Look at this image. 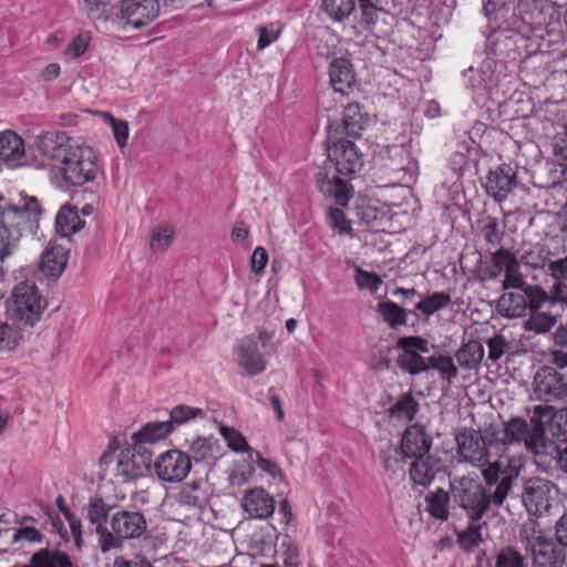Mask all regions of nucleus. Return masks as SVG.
<instances>
[{
	"instance_id": "obj_1",
	"label": "nucleus",
	"mask_w": 567,
	"mask_h": 567,
	"mask_svg": "<svg viewBox=\"0 0 567 567\" xmlns=\"http://www.w3.org/2000/svg\"><path fill=\"white\" fill-rule=\"evenodd\" d=\"M513 460L497 458L482 471L484 484L462 476L451 482L453 502L472 522H480L494 507H502L519 476Z\"/></svg>"
},
{
	"instance_id": "obj_2",
	"label": "nucleus",
	"mask_w": 567,
	"mask_h": 567,
	"mask_svg": "<svg viewBox=\"0 0 567 567\" xmlns=\"http://www.w3.org/2000/svg\"><path fill=\"white\" fill-rule=\"evenodd\" d=\"M38 150L56 171L62 188L82 186L96 176L93 150L75 144L65 133L48 132L41 135Z\"/></svg>"
},
{
	"instance_id": "obj_3",
	"label": "nucleus",
	"mask_w": 567,
	"mask_h": 567,
	"mask_svg": "<svg viewBox=\"0 0 567 567\" xmlns=\"http://www.w3.org/2000/svg\"><path fill=\"white\" fill-rule=\"evenodd\" d=\"M362 156L355 144L340 138L328 150V159L319 168L317 184L327 198H332L339 206H347L354 195L351 177L362 167Z\"/></svg>"
},
{
	"instance_id": "obj_4",
	"label": "nucleus",
	"mask_w": 567,
	"mask_h": 567,
	"mask_svg": "<svg viewBox=\"0 0 567 567\" xmlns=\"http://www.w3.org/2000/svg\"><path fill=\"white\" fill-rule=\"evenodd\" d=\"M41 207L35 197L23 198L10 204L0 194V264L16 254L22 238V230L31 219H38Z\"/></svg>"
},
{
	"instance_id": "obj_5",
	"label": "nucleus",
	"mask_w": 567,
	"mask_h": 567,
	"mask_svg": "<svg viewBox=\"0 0 567 567\" xmlns=\"http://www.w3.org/2000/svg\"><path fill=\"white\" fill-rule=\"evenodd\" d=\"M495 440V452L499 455L498 458L506 460L503 454L507 446L513 444H520L524 442L526 450L535 456H543V454H553L555 443L547 440L545 436V427L543 422L534 421L530 423L522 416H512L503 423V436H498L497 432H492ZM512 460V457H508ZM513 461H515L513 458ZM516 464V462H514Z\"/></svg>"
},
{
	"instance_id": "obj_6",
	"label": "nucleus",
	"mask_w": 567,
	"mask_h": 567,
	"mask_svg": "<svg viewBox=\"0 0 567 567\" xmlns=\"http://www.w3.org/2000/svg\"><path fill=\"white\" fill-rule=\"evenodd\" d=\"M386 0H322L327 16L336 22H343L354 14L353 28L358 32H372L379 20L386 13Z\"/></svg>"
},
{
	"instance_id": "obj_7",
	"label": "nucleus",
	"mask_w": 567,
	"mask_h": 567,
	"mask_svg": "<svg viewBox=\"0 0 567 567\" xmlns=\"http://www.w3.org/2000/svg\"><path fill=\"white\" fill-rule=\"evenodd\" d=\"M518 539L529 555L533 567H563L566 560L565 549L556 539L546 536L536 520L528 519L522 524Z\"/></svg>"
},
{
	"instance_id": "obj_8",
	"label": "nucleus",
	"mask_w": 567,
	"mask_h": 567,
	"mask_svg": "<svg viewBox=\"0 0 567 567\" xmlns=\"http://www.w3.org/2000/svg\"><path fill=\"white\" fill-rule=\"evenodd\" d=\"M47 300L31 281H21L12 290L8 308L10 317L20 326L33 327L43 317Z\"/></svg>"
},
{
	"instance_id": "obj_9",
	"label": "nucleus",
	"mask_w": 567,
	"mask_h": 567,
	"mask_svg": "<svg viewBox=\"0 0 567 567\" xmlns=\"http://www.w3.org/2000/svg\"><path fill=\"white\" fill-rule=\"evenodd\" d=\"M504 291L497 300L496 309L502 317L511 319L525 317L532 309L553 302L549 295L537 285Z\"/></svg>"
},
{
	"instance_id": "obj_10",
	"label": "nucleus",
	"mask_w": 567,
	"mask_h": 567,
	"mask_svg": "<svg viewBox=\"0 0 567 567\" xmlns=\"http://www.w3.org/2000/svg\"><path fill=\"white\" fill-rule=\"evenodd\" d=\"M110 527L101 547L103 554L122 548L124 540L143 536L147 522L141 512L120 509L112 514Z\"/></svg>"
},
{
	"instance_id": "obj_11",
	"label": "nucleus",
	"mask_w": 567,
	"mask_h": 567,
	"mask_svg": "<svg viewBox=\"0 0 567 567\" xmlns=\"http://www.w3.org/2000/svg\"><path fill=\"white\" fill-rule=\"evenodd\" d=\"M456 443L457 452L464 461L480 467L482 471L488 464H493L489 461L491 451L495 450V440L492 432H487L486 436H483L481 431L462 429L456 435Z\"/></svg>"
},
{
	"instance_id": "obj_12",
	"label": "nucleus",
	"mask_w": 567,
	"mask_h": 567,
	"mask_svg": "<svg viewBox=\"0 0 567 567\" xmlns=\"http://www.w3.org/2000/svg\"><path fill=\"white\" fill-rule=\"evenodd\" d=\"M533 393L536 400L558 403L567 399V375L557 368L544 365L533 378Z\"/></svg>"
},
{
	"instance_id": "obj_13",
	"label": "nucleus",
	"mask_w": 567,
	"mask_h": 567,
	"mask_svg": "<svg viewBox=\"0 0 567 567\" xmlns=\"http://www.w3.org/2000/svg\"><path fill=\"white\" fill-rule=\"evenodd\" d=\"M555 494L556 486L553 482L540 477H530L523 484L520 498L529 515L543 516L551 507Z\"/></svg>"
},
{
	"instance_id": "obj_14",
	"label": "nucleus",
	"mask_w": 567,
	"mask_h": 567,
	"mask_svg": "<svg viewBox=\"0 0 567 567\" xmlns=\"http://www.w3.org/2000/svg\"><path fill=\"white\" fill-rule=\"evenodd\" d=\"M396 347L402 351L398 357V364L403 371L411 375L429 371L430 357H423L430 351L426 339L419 336L402 337Z\"/></svg>"
},
{
	"instance_id": "obj_15",
	"label": "nucleus",
	"mask_w": 567,
	"mask_h": 567,
	"mask_svg": "<svg viewBox=\"0 0 567 567\" xmlns=\"http://www.w3.org/2000/svg\"><path fill=\"white\" fill-rule=\"evenodd\" d=\"M159 16L158 0H121L117 13L123 27L140 30L150 25Z\"/></svg>"
},
{
	"instance_id": "obj_16",
	"label": "nucleus",
	"mask_w": 567,
	"mask_h": 567,
	"mask_svg": "<svg viewBox=\"0 0 567 567\" xmlns=\"http://www.w3.org/2000/svg\"><path fill=\"white\" fill-rule=\"evenodd\" d=\"M192 468L190 456L179 450L162 453L154 463L157 477L163 482H182Z\"/></svg>"
},
{
	"instance_id": "obj_17",
	"label": "nucleus",
	"mask_w": 567,
	"mask_h": 567,
	"mask_svg": "<svg viewBox=\"0 0 567 567\" xmlns=\"http://www.w3.org/2000/svg\"><path fill=\"white\" fill-rule=\"evenodd\" d=\"M516 185L517 173L507 163H502L495 168L489 169L483 183L487 195L497 203L504 202Z\"/></svg>"
},
{
	"instance_id": "obj_18",
	"label": "nucleus",
	"mask_w": 567,
	"mask_h": 567,
	"mask_svg": "<svg viewBox=\"0 0 567 567\" xmlns=\"http://www.w3.org/2000/svg\"><path fill=\"white\" fill-rule=\"evenodd\" d=\"M237 364L249 377H255L266 370V360L259 352L255 336L243 338L235 347Z\"/></svg>"
},
{
	"instance_id": "obj_19",
	"label": "nucleus",
	"mask_w": 567,
	"mask_h": 567,
	"mask_svg": "<svg viewBox=\"0 0 567 567\" xmlns=\"http://www.w3.org/2000/svg\"><path fill=\"white\" fill-rule=\"evenodd\" d=\"M432 436L425 427L419 423L410 425L403 432L400 447L408 458H420L429 456L432 447Z\"/></svg>"
},
{
	"instance_id": "obj_20",
	"label": "nucleus",
	"mask_w": 567,
	"mask_h": 567,
	"mask_svg": "<svg viewBox=\"0 0 567 567\" xmlns=\"http://www.w3.org/2000/svg\"><path fill=\"white\" fill-rule=\"evenodd\" d=\"M241 505L251 518L265 519L271 516L275 511L274 497L261 487L247 491Z\"/></svg>"
},
{
	"instance_id": "obj_21",
	"label": "nucleus",
	"mask_w": 567,
	"mask_h": 567,
	"mask_svg": "<svg viewBox=\"0 0 567 567\" xmlns=\"http://www.w3.org/2000/svg\"><path fill=\"white\" fill-rule=\"evenodd\" d=\"M151 466L150 456L135 455L130 449L122 451L116 463L115 476L122 482L136 480L145 474Z\"/></svg>"
},
{
	"instance_id": "obj_22",
	"label": "nucleus",
	"mask_w": 567,
	"mask_h": 567,
	"mask_svg": "<svg viewBox=\"0 0 567 567\" xmlns=\"http://www.w3.org/2000/svg\"><path fill=\"white\" fill-rule=\"evenodd\" d=\"M330 83L336 92L348 94L357 83L351 61L346 56L334 58L329 65Z\"/></svg>"
},
{
	"instance_id": "obj_23",
	"label": "nucleus",
	"mask_w": 567,
	"mask_h": 567,
	"mask_svg": "<svg viewBox=\"0 0 567 567\" xmlns=\"http://www.w3.org/2000/svg\"><path fill=\"white\" fill-rule=\"evenodd\" d=\"M111 509L112 506L106 504L100 496L90 497L86 505V518L93 526V532L97 535L100 548L102 547L105 536H107L109 527L106 526V520Z\"/></svg>"
},
{
	"instance_id": "obj_24",
	"label": "nucleus",
	"mask_w": 567,
	"mask_h": 567,
	"mask_svg": "<svg viewBox=\"0 0 567 567\" xmlns=\"http://www.w3.org/2000/svg\"><path fill=\"white\" fill-rule=\"evenodd\" d=\"M69 259V250L59 244H50L42 252L40 260L41 271L53 278H59L64 271Z\"/></svg>"
},
{
	"instance_id": "obj_25",
	"label": "nucleus",
	"mask_w": 567,
	"mask_h": 567,
	"mask_svg": "<svg viewBox=\"0 0 567 567\" xmlns=\"http://www.w3.org/2000/svg\"><path fill=\"white\" fill-rule=\"evenodd\" d=\"M437 471V460L429 455L413 460L409 474L414 484L427 487L434 481Z\"/></svg>"
},
{
	"instance_id": "obj_26",
	"label": "nucleus",
	"mask_w": 567,
	"mask_h": 567,
	"mask_svg": "<svg viewBox=\"0 0 567 567\" xmlns=\"http://www.w3.org/2000/svg\"><path fill=\"white\" fill-rule=\"evenodd\" d=\"M24 155L23 140L13 131L0 133V159L17 165Z\"/></svg>"
},
{
	"instance_id": "obj_27",
	"label": "nucleus",
	"mask_w": 567,
	"mask_h": 567,
	"mask_svg": "<svg viewBox=\"0 0 567 567\" xmlns=\"http://www.w3.org/2000/svg\"><path fill=\"white\" fill-rule=\"evenodd\" d=\"M84 225L85 221L79 216L75 206H62L55 217L56 233L62 237H69L72 234L80 231Z\"/></svg>"
},
{
	"instance_id": "obj_28",
	"label": "nucleus",
	"mask_w": 567,
	"mask_h": 567,
	"mask_svg": "<svg viewBox=\"0 0 567 567\" xmlns=\"http://www.w3.org/2000/svg\"><path fill=\"white\" fill-rule=\"evenodd\" d=\"M172 432L173 426L169 422H148L140 431L133 433L131 440L135 445L153 444L165 439Z\"/></svg>"
},
{
	"instance_id": "obj_29",
	"label": "nucleus",
	"mask_w": 567,
	"mask_h": 567,
	"mask_svg": "<svg viewBox=\"0 0 567 567\" xmlns=\"http://www.w3.org/2000/svg\"><path fill=\"white\" fill-rule=\"evenodd\" d=\"M419 410L420 403L410 391L398 398L395 403L389 409V414L395 420L411 422L414 420Z\"/></svg>"
},
{
	"instance_id": "obj_30",
	"label": "nucleus",
	"mask_w": 567,
	"mask_h": 567,
	"mask_svg": "<svg viewBox=\"0 0 567 567\" xmlns=\"http://www.w3.org/2000/svg\"><path fill=\"white\" fill-rule=\"evenodd\" d=\"M369 116L361 112L358 103H350L343 111L342 124L348 136L357 137L360 132L368 125Z\"/></svg>"
},
{
	"instance_id": "obj_31",
	"label": "nucleus",
	"mask_w": 567,
	"mask_h": 567,
	"mask_svg": "<svg viewBox=\"0 0 567 567\" xmlns=\"http://www.w3.org/2000/svg\"><path fill=\"white\" fill-rule=\"evenodd\" d=\"M452 495L443 488H436L430 492L424 501L426 504V511L429 514L439 520H447L450 516L449 503Z\"/></svg>"
},
{
	"instance_id": "obj_32",
	"label": "nucleus",
	"mask_w": 567,
	"mask_h": 567,
	"mask_svg": "<svg viewBox=\"0 0 567 567\" xmlns=\"http://www.w3.org/2000/svg\"><path fill=\"white\" fill-rule=\"evenodd\" d=\"M484 347L478 340H470L463 344L456 352L455 357L463 369H476L484 358Z\"/></svg>"
},
{
	"instance_id": "obj_33",
	"label": "nucleus",
	"mask_w": 567,
	"mask_h": 567,
	"mask_svg": "<svg viewBox=\"0 0 567 567\" xmlns=\"http://www.w3.org/2000/svg\"><path fill=\"white\" fill-rule=\"evenodd\" d=\"M513 258L514 254L512 251L499 248L492 254L489 264L482 269L480 280L485 281L498 278L503 271L505 272Z\"/></svg>"
},
{
	"instance_id": "obj_34",
	"label": "nucleus",
	"mask_w": 567,
	"mask_h": 567,
	"mask_svg": "<svg viewBox=\"0 0 567 567\" xmlns=\"http://www.w3.org/2000/svg\"><path fill=\"white\" fill-rule=\"evenodd\" d=\"M32 563L37 567H78L71 557L61 550H50L42 548L32 555Z\"/></svg>"
},
{
	"instance_id": "obj_35",
	"label": "nucleus",
	"mask_w": 567,
	"mask_h": 567,
	"mask_svg": "<svg viewBox=\"0 0 567 567\" xmlns=\"http://www.w3.org/2000/svg\"><path fill=\"white\" fill-rule=\"evenodd\" d=\"M219 446L216 441L208 437H197L189 446L190 460L195 462H212L217 457Z\"/></svg>"
},
{
	"instance_id": "obj_36",
	"label": "nucleus",
	"mask_w": 567,
	"mask_h": 567,
	"mask_svg": "<svg viewBox=\"0 0 567 567\" xmlns=\"http://www.w3.org/2000/svg\"><path fill=\"white\" fill-rule=\"evenodd\" d=\"M378 311L382 315L383 320L392 329H396L406 324L408 313L412 312L411 310L401 308L395 302L389 300L379 302Z\"/></svg>"
},
{
	"instance_id": "obj_37",
	"label": "nucleus",
	"mask_w": 567,
	"mask_h": 567,
	"mask_svg": "<svg viewBox=\"0 0 567 567\" xmlns=\"http://www.w3.org/2000/svg\"><path fill=\"white\" fill-rule=\"evenodd\" d=\"M450 302V293L445 291H436L424 296L417 303H415V310L429 317L447 307Z\"/></svg>"
},
{
	"instance_id": "obj_38",
	"label": "nucleus",
	"mask_w": 567,
	"mask_h": 567,
	"mask_svg": "<svg viewBox=\"0 0 567 567\" xmlns=\"http://www.w3.org/2000/svg\"><path fill=\"white\" fill-rule=\"evenodd\" d=\"M555 324L556 316L540 311V308H536L529 311V318L524 322V328L527 331L545 333L548 332Z\"/></svg>"
},
{
	"instance_id": "obj_39",
	"label": "nucleus",
	"mask_w": 567,
	"mask_h": 567,
	"mask_svg": "<svg viewBox=\"0 0 567 567\" xmlns=\"http://www.w3.org/2000/svg\"><path fill=\"white\" fill-rule=\"evenodd\" d=\"M380 458L383 463L384 470L393 474L403 472V465L408 460L401 447H395L393 445H390L386 450H382Z\"/></svg>"
},
{
	"instance_id": "obj_40",
	"label": "nucleus",
	"mask_w": 567,
	"mask_h": 567,
	"mask_svg": "<svg viewBox=\"0 0 567 567\" xmlns=\"http://www.w3.org/2000/svg\"><path fill=\"white\" fill-rule=\"evenodd\" d=\"M430 369L436 370L440 378L449 382L455 379L458 372L453 359L442 354L430 357L429 370Z\"/></svg>"
},
{
	"instance_id": "obj_41",
	"label": "nucleus",
	"mask_w": 567,
	"mask_h": 567,
	"mask_svg": "<svg viewBox=\"0 0 567 567\" xmlns=\"http://www.w3.org/2000/svg\"><path fill=\"white\" fill-rule=\"evenodd\" d=\"M482 526L478 522H472L468 526L457 533V544L466 551L477 547L482 543Z\"/></svg>"
},
{
	"instance_id": "obj_42",
	"label": "nucleus",
	"mask_w": 567,
	"mask_h": 567,
	"mask_svg": "<svg viewBox=\"0 0 567 567\" xmlns=\"http://www.w3.org/2000/svg\"><path fill=\"white\" fill-rule=\"evenodd\" d=\"M495 567H526V557L513 546H505L496 555Z\"/></svg>"
},
{
	"instance_id": "obj_43",
	"label": "nucleus",
	"mask_w": 567,
	"mask_h": 567,
	"mask_svg": "<svg viewBox=\"0 0 567 567\" xmlns=\"http://www.w3.org/2000/svg\"><path fill=\"white\" fill-rule=\"evenodd\" d=\"M519 260L530 268H545L550 261L548 251L540 245H535L524 250Z\"/></svg>"
},
{
	"instance_id": "obj_44",
	"label": "nucleus",
	"mask_w": 567,
	"mask_h": 567,
	"mask_svg": "<svg viewBox=\"0 0 567 567\" xmlns=\"http://www.w3.org/2000/svg\"><path fill=\"white\" fill-rule=\"evenodd\" d=\"M220 434L234 452H247L252 458L254 450L247 444L245 436L237 430L228 426H220Z\"/></svg>"
},
{
	"instance_id": "obj_45",
	"label": "nucleus",
	"mask_w": 567,
	"mask_h": 567,
	"mask_svg": "<svg viewBox=\"0 0 567 567\" xmlns=\"http://www.w3.org/2000/svg\"><path fill=\"white\" fill-rule=\"evenodd\" d=\"M524 286H530L527 284L519 271V260L514 254V258L509 261L508 267L505 270V277L502 282L503 290H511L513 288H522Z\"/></svg>"
},
{
	"instance_id": "obj_46",
	"label": "nucleus",
	"mask_w": 567,
	"mask_h": 567,
	"mask_svg": "<svg viewBox=\"0 0 567 567\" xmlns=\"http://www.w3.org/2000/svg\"><path fill=\"white\" fill-rule=\"evenodd\" d=\"M178 503L186 507L199 508L205 504L204 493L193 483L185 485L178 493Z\"/></svg>"
},
{
	"instance_id": "obj_47",
	"label": "nucleus",
	"mask_w": 567,
	"mask_h": 567,
	"mask_svg": "<svg viewBox=\"0 0 567 567\" xmlns=\"http://www.w3.org/2000/svg\"><path fill=\"white\" fill-rule=\"evenodd\" d=\"M22 338L20 327L14 324L0 323V351H10L14 349Z\"/></svg>"
},
{
	"instance_id": "obj_48",
	"label": "nucleus",
	"mask_w": 567,
	"mask_h": 567,
	"mask_svg": "<svg viewBox=\"0 0 567 567\" xmlns=\"http://www.w3.org/2000/svg\"><path fill=\"white\" fill-rule=\"evenodd\" d=\"M174 237L173 228L168 226L157 227L153 230L150 247L154 252H164Z\"/></svg>"
},
{
	"instance_id": "obj_49",
	"label": "nucleus",
	"mask_w": 567,
	"mask_h": 567,
	"mask_svg": "<svg viewBox=\"0 0 567 567\" xmlns=\"http://www.w3.org/2000/svg\"><path fill=\"white\" fill-rule=\"evenodd\" d=\"M549 431L557 441L567 442V409H560L551 416Z\"/></svg>"
},
{
	"instance_id": "obj_50",
	"label": "nucleus",
	"mask_w": 567,
	"mask_h": 567,
	"mask_svg": "<svg viewBox=\"0 0 567 567\" xmlns=\"http://www.w3.org/2000/svg\"><path fill=\"white\" fill-rule=\"evenodd\" d=\"M486 344L488 347V359L493 362L499 360L512 349L511 342L503 334H495L486 341Z\"/></svg>"
},
{
	"instance_id": "obj_51",
	"label": "nucleus",
	"mask_w": 567,
	"mask_h": 567,
	"mask_svg": "<svg viewBox=\"0 0 567 567\" xmlns=\"http://www.w3.org/2000/svg\"><path fill=\"white\" fill-rule=\"evenodd\" d=\"M203 410L197 408H190L187 405H177L172 409L169 413V420L167 422L172 423V426L181 425L188 422L192 419H195L197 415H202Z\"/></svg>"
},
{
	"instance_id": "obj_52",
	"label": "nucleus",
	"mask_w": 567,
	"mask_h": 567,
	"mask_svg": "<svg viewBox=\"0 0 567 567\" xmlns=\"http://www.w3.org/2000/svg\"><path fill=\"white\" fill-rule=\"evenodd\" d=\"M103 117L110 123L117 145L122 148L127 144L128 124L124 120L115 118L110 113H102Z\"/></svg>"
},
{
	"instance_id": "obj_53",
	"label": "nucleus",
	"mask_w": 567,
	"mask_h": 567,
	"mask_svg": "<svg viewBox=\"0 0 567 567\" xmlns=\"http://www.w3.org/2000/svg\"><path fill=\"white\" fill-rule=\"evenodd\" d=\"M355 282L360 289H368L371 293H377L382 284V280L378 275L373 272L357 268Z\"/></svg>"
},
{
	"instance_id": "obj_54",
	"label": "nucleus",
	"mask_w": 567,
	"mask_h": 567,
	"mask_svg": "<svg viewBox=\"0 0 567 567\" xmlns=\"http://www.w3.org/2000/svg\"><path fill=\"white\" fill-rule=\"evenodd\" d=\"M327 218L329 226L340 234H349L352 230L350 223L346 218V214L339 208H329Z\"/></svg>"
},
{
	"instance_id": "obj_55",
	"label": "nucleus",
	"mask_w": 567,
	"mask_h": 567,
	"mask_svg": "<svg viewBox=\"0 0 567 567\" xmlns=\"http://www.w3.org/2000/svg\"><path fill=\"white\" fill-rule=\"evenodd\" d=\"M554 155L557 158V161L561 162V174L564 175V178L567 181V131L565 130L556 138V142L554 144Z\"/></svg>"
},
{
	"instance_id": "obj_56",
	"label": "nucleus",
	"mask_w": 567,
	"mask_h": 567,
	"mask_svg": "<svg viewBox=\"0 0 567 567\" xmlns=\"http://www.w3.org/2000/svg\"><path fill=\"white\" fill-rule=\"evenodd\" d=\"M90 43L89 33H80L76 35L65 49V55L70 58H79L82 55Z\"/></svg>"
},
{
	"instance_id": "obj_57",
	"label": "nucleus",
	"mask_w": 567,
	"mask_h": 567,
	"mask_svg": "<svg viewBox=\"0 0 567 567\" xmlns=\"http://www.w3.org/2000/svg\"><path fill=\"white\" fill-rule=\"evenodd\" d=\"M258 31V41L257 47L259 50H262L270 45L272 42H275L280 33V30L278 28H275L274 25H260L257 28Z\"/></svg>"
},
{
	"instance_id": "obj_58",
	"label": "nucleus",
	"mask_w": 567,
	"mask_h": 567,
	"mask_svg": "<svg viewBox=\"0 0 567 567\" xmlns=\"http://www.w3.org/2000/svg\"><path fill=\"white\" fill-rule=\"evenodd\" d=\"M281 549L284 550L285 555V566L286 567H297L299 561V548L298 546L289 538L285 537L280 545Z\"/></svg>"
},
{
	"instance_id": "obj_59",
	"label": "nucleus",
	"mask_w": 567,
	"mask_h": 567,
	"mask_svg": "<svg viewBox=\"0 0 567 567\" xmlns=\"http://www.w3.org/2000/svg\"><path fill=\"white\" fill-rule=\"evenodd\" d=\"M43 535L34 527H20L16 529L12 540L14 543L25 540L29 543H41Z\"/></svg>"
},
{
	"instance_id": "obj_60",
	"label": "nucleus",
	"mask_w": 567,
	"mask_h": 567,
	"mask_svg": "<svg viewBox=\"0 0 567 567\" xmlns=\"http://www.w3.org/2000/svg\"><path fill=\"white\" fill-rule=\"evenodd\" d=\"M485 240L489 244H498L503 238V231L499 230L496 218H489L487 224L482 228Z\"/></svg>"
},
{
	"instance_id": "obj_61",
	"label": "nucleus",
	"mask_w": 567,
	"mask_h": 567,
	"mask_svg": "<svg viewBox=\"0 0 567 567\" xmlns=\"http://www.w3.org/2000/svg\"><path fill=\"white\" fill-rule=\"evenodd\" d=\"M268 259V252L266 249L260 246L256 247L250 258L251 271L255 274H260L265 269Z\"/></svg>"
},
{
	"instance_id": "obj_62",
	"label": "nucleus",
	"mask_w": 567,
	"mask_h": 567,
	"mask_svg": "<svg viewBox=\"0 0 567 567\" xmlns=\"http://www.w3.org/2000/svg\"><path fill=\"white\" fill-rule=\"evenodd\" d=\"M251 460L257 464V466L262 472H265L267 474L276 476L277 474L280 473V470H279L277 463L271 461L270 458L264 457L259 452L254 451Z\"/></svg>"
},
{
	"instance_id": "obj_63",
	"label": "nucleus",
	"mask_w": 567,
	"mask_h": 567,
	"mask_svg": "<svg viewBox=\"0 0 567 567\" xmlns=\"http://www.w3.org/2000/svg\"><path fill=\"white\" fill-rule=\"evenodd\" d=\"M555 539L564 548H567V513L555 524Z\"/></svg>"
},
{
	"instance_id": "obj_64",
	"label": "nucleus",
	"mask_w": 567,
	"mask_h": 567,
	"mask_svg": "<svg viewBox=\"0 0 567 567\" xmlns=\"http://www.w3.org/2000/svg\"><path fill=\"white\" fill-rule=\"evenodd\" d=\"M548 270L550 271V275L560 284L564 277H566L567 274V258L559 259V260H550L548 265Z\"/></svg>"
}]
</instances>
